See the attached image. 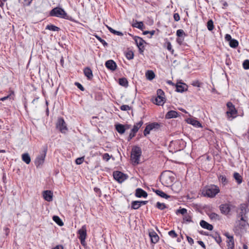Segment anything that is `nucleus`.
I'll use <instances>...</instances> for the list:
<instances>
[{
    "mask_svg": "<svg viewBox=\"0 0 249 249\" xmlns=\"http://www.w3.org/2000/svg\"><path fill=\"white\" fill-rule=\"evenodd\" d=\"M220 192L218 186L214 185L206 186L202 190V194L204 196L208 197H214Z\"/></svg>",
    "mask_w": 249,
    "mask_h": 249,
    "instance_id": "obj_1",
    "label": "nucleus"
},
{
    "mask_svg": "<svg viewBox=\"0 0 249 249\" xmlns=\"http://www.w3.org/2000/svg\"><path fill=\"white\" fill-rule=\"evenodd\" d=\"M160 179L163 185L169 187L174 182L175 178L170 171H165L161 174Z\"/></svg>",
    "mask_w": 249,
    "mask_h": 249,
    "instance_id": "obj_2",
    "label": "nucleus"
},
{
    "mask_svg": "<svg viewBox=\"0 0 249 249\" xmlns=\"http://www.w3.org/2000/svg\"><path fill=\"white\" fill-rule=\"evenodd\" d=\"M142 155V150L140 147L134 146L131 150V160L133 164L137 165L140 163V158Z\"/></svg>",
    "mask_w": 249,
    "mask_h": 249,
    "instance_id": "obj_3",
    "label": "nucleus"
},
{
    "mask_svg": "<svg viewBox=\"0 0 249 249\" xmlns=\"http://www.w3.org/2000/svg\"><path fill=\"white\" fill-rule=\"evenodd\" d=\"M50 16L64 19H69V16L65 10L61 7H56L50 12Z\"/></svg>",
    "mask_w": 249,
    "mask_h": 249,
    "instance_id": "obj_4",
    "label": "nucleus"
},
{
    "mask_svg": "<svg viewBox=\"0 0 249 249\" xmlns=\"http://www.w3.org/2000/svg\"><path fill=\"white\" fill-rule=\"evenodd\" d=\"M43 151L36 157L35 160V164L37 168L41 167L45 161L46 153L48 150L47 146H44Z\"/></svg>",
    "mask_w": 249,
    "mask_h": 249,
    "instance_id": "obj_5",
    "label": "nucleus"
},
{
    "mask_svg": "<svg viewBox=\"0 0 249 249\" xmlns=\"http://www.w3.org/2000/svg\"><path fill=\"white\" fill-rule=\"evenodd\" d=\"M227 107L228 110L226 112L227 118L229 120L231 121L236 117L237 111L235 109L234 106L230 102L227 103Z\"/></svg>",
    "mask_w": 249,
    "mask_h": 249,
    "instance_id": "obj_6",
    "label": "nucleus"
},
{
    "mask_svg": "<svg viewBox=\"0 0 249 249\" xmlns=\"http://www.w3.org/2000/svg\"><path fill=\"white\" fill-rule=\"evenodd\" d=\"M161 124L158 123H152L146 125L144 131L143 135L146 136L149 134L151 131H156L160 128Z\"/></svg>",
    "mask_w": 249,
    "mask_h": 249,
    "instance_id": "obj_7",
    "label": "nucleus"
},
{
    "mask_svg": "<svg viewBox=\"0 0 249 249\" xmlns=\"http://www.w3.org/2000/svg\"><path fill=\"white\" fill-rule=\"evenodd\" d=\"M79 239L80 240L81 244L83 246L86 245L85 239L87 236V229L86 225H83L82 228L78 230Z\"/></svg>",
    "mask_w": 249,
    "mask_h": 249,
    "instance_id": "obj_8",
    "label": "nucleus"
},
{
    "mask_svg": "<svg viewBox=\"0 0 249 249\" xmlns=\"http://www.w3.org/2000/svg\"><path fill=\"white\" fill-rule=\"evenodd\" d=\"M56 126L63 133H65L68 130L66 124L62 118H59L58 119Z\"/></svg>",
    "mask_w": 249,
    "mask_h": 249,
    "instance_id": "obj_9",
    "label": "nucleus"
},
{
    "mask_svg": "<svg viewBox=\"0 0 249 249\" xmlns=\"http://www.w3.org/2000/svg\"><path fill=\"white\" fill-rule=\"evenodd\" d=\"M114 178L118 182L122 183L127 178V176L120 171H115L113 173Z\"/></svg>",
    "mask_w": 249,
    "mask_h": 249,
    "instance_id": "obj_10",
    "label": "nucleus"
},
{
    "mask_svg": "<svg viewBox=\"0 0 249 249\" xmlns=\"http://www.w3.org/2000/svg\"><path fill=\"white\" fill-rule=\"evenodd\" d=\"M166 101L164 94H158V96L152 99L153 103L158 106H162Z\"/></svg>",
    "mask_w": 249,
    "mask_h": 249,
    "instance_id": "obj_11",
    "label": "nucleus"
},
{
    "mask_svg": "<svg viewBox=\"0 0 249 249\" xmlns=\"http://www.w3.org/2000/svg\"><path fill=\"white\" fill-rule=\"evenodd\" d=\"M106 67L109 70L114 71L117 68V65L113 60H108L105 63Z\"/></svg>",
    "mask_w": 249,
    "mask_h": 249,
    "instance_id": "obj_12",
    "label": "nucleus"
},
{
    "mask_svg": "<svg viewBox=\"0 0 249 249\" xmlns=\"http://www.w3.org/2000/svg\"><path fill=\"white\" fill-rule=\"evenodd\" d=\"M188 86L183 83H178L176 86V91L179 92H182L187 90Z\"/></svg>",
    "mask_w": 249,
    "mask_h": 249,
    "instance_id": "obj_13",
    "label": "nucleus"
},
{
    "mask_svg": "<svg viewBox=\"0 0 249 249\" xmlns=\"http://www.w3.org/2000/svg\"><path fill=\"white\" fill-rule=\"evenodd\" d=\"M220 209L222 213L228 214L231 211V206L229 204H222L220 206Z\"/></svg>",
    "mask_w": 249,
    "mask_h": 249,
    "instance_id": "obj_14",
    "label": "nucleus"
},
{
    "mask_svg": "<svg viewBox=\"0 0 249 249\" xmlns=\"http://www.w3.org/2000/svg\"><path fill=\"white\" fill-rule=\"evenodd\" d=\"M149 235L152 243L156 244L159 241V237L155 231H150L149 232Z\"/></svg>",
    "mask_w": 249,
    "mask_h": 249,
    "instance_id": "obj_15",
    "label": "nucleus"
},
{
    "mask_svg": "<svg viewBox=\"0 0 249 249\" xmlns=\"http://www.w3.org/2000/svg\"><path fill=\"white\" fill-rule=\"evenodd\" d=\"M44 199L48 201H52L53 200V193L50 190L44 191L43 193Z\"/></svg>",
    "mask_w": 249,
    "mask_h": 249,
    "instance_id": "obj_16",
    "label": "nucleus"
},
{
    "mask_svg": "<svg viewBox=\"0 0 249 249\" xmlns=\"http://www.w3.org/2000/svg\"><path fill=\"white\" fill-rule=\"evenodd\" d=\"M135 41L139 50L143 52L144 48L143 43H145V41L141 37L138 36L135 37Z\"/></svg>",
    "mask_w": 249,
    "mask_h": 249,
    "instance_id": "obj_17",
    "label": "nucleus"
},
{
    "mask_svg": "<svg viewBox=\"0 0 249 249\" xmlns=\"http://www.w3.org/2000/svg\"><path fill=\"white\" fill-rule=\"evenodd\" d=\"M84 73L85 76L87 77L88 80H91L92 79L93 75L92 70L89 67L85 68L84 70Z\"/></svg>",
    "mask_w": 249,
    "mask_h": 249,
    "instance_id": "obj_18",
    "label": "nucleus"
},
{
    "mask_svg": "<svg viewBox=\"0 0 249 249\" xmlns=\"http://www.w3.org/2000/svg\"><path fill=\"white\" fill-rule=\"evenodd\" d=\"M135 196L137 197L146 198L147 196V194L142 189L137 188L136 190Z\"/></svg>",
    "mask_w": 249,
    "mask_h": 249,
    "instance_id": "obj_19",
    "label": "nucleus"
},
{
    "mask_svg": "<svg viewBox=\"0 0 249 249\" xmlns=\"http://www.w3.org/2000/svg\"><path fill=\"white\" fill-rule=\"evenodd\" d=\"M172 190L175 193H178L181 189V185L180 182L176 181L170 186Z\"/></svg>",
    "mask_w": 249,
    "mask_h": 249,
    "instance_id": "obj_20",
    "label": "nucleus"
},
{
    "mask_svg": "<svg viewBox=\"0 0 249 249\" xmlns=\"http://www.w3.org/2000/svg\"><path fill=\"white\" fill-rule=\"evenodd\" d=\"M186 122L188 124H191L193 126L196 127H202L201 124L200 123V122L193 118H188L186 120Z\"/></svg>",
    "mask_w": 249,
    "mask_h": 249,
    "instance_id": "obj_21",
    "label": "nucleus"
},
{
    "mask_svg": "<svg viewBox=\"0 0 249 249\" xmlns=\"http://www.w3.org/2000/svg\"><path fill=\"white\" fill-rule=\"evenodd\" d=\"M200 225L201 227L204 229L212 231L213 229V226L212 225L209 224L204 220H201L200 222Z\"/></svg>",
    "mask_w": 249,
    "mask_h": 249,
    "instance_id": "obj_22",
    "label": "nucleus"
},
{
    "mask_svg": "<svg viewBox=\"0 0 249 249\" xmlns=\"http://www.w3.org/2000/svg\"><path fill=\"white\" fill-rule=\"evenodd\" d=\"M178 116V113L174 110H170L168 111L165 115V118L171 119L177 118Z\"/></svg>",
    "mask_w": 249,
    "mask_h": 249,
    "instance_id": "obj_23",
    "label": "nucleus"
},
{
    "mask_svg": "<svg viewBox=\"0 0 249 249\" xmlns=\"http://www.w3.org/2000/svg\"><path fill=\"white\" fill-rule=\"evenodd\" d=\"M143 124L142 121H140L138 123H136L132 129L131 130V131L132 133H134L136 134L138 131L139 130V128L142 126V125Z\"/></svg>",
    "mask_w": 249,
    "mask_h": 249,
    "instance_id": "obj_24",
    "label": "nucleus"
},
{
    "mask_svg": "<svg viewBox=\"0 0 249 249\" xmlns=\"http://www.w3.org/2000/svg\"><path fill=\"white\" fill-rule=\"evenodd\" d=\"M22 160L25 162L26 164H28L31 162V158L28 153H24L21 156Z\"/></svg>",
    "mask_w": 249,
    "mask_h": 249,
    "instance_id": "obj_25",
    "label": "nucleus"
},
{
    "mask_svg": "<svg viewBox=\"0 0 249 249\" xmlns=\"http://www.w3.org/2000/svg\"><path fill=\"white\" fill-rule=\"evenodd\" d=\"M115 128L120 134H123L125 132V126L123 124H117L115 125Z\"/></svg>",
    "mask_w": 249,
    "mask_h": 249,
    "instance_id": "obj_26",
    "label": "nucleus"
},
{
    "mask_svg": "<svg viewBox=\"0 0 249 249\" xmlns=\"http://www.w3.org/2000/svg\"><path fill=\"white\" fill-rule=\"evenodd\" d=\"M145 76L147 79L152 80L154 78L155 75L152 71L148 70L145 73Z\"/></svg>",
    "mask_w": 249,
    "mask_h": 249,
    "instance_id": "obj_27",
    "label": "nucleus"
},
{
    "mask_svg": "<svg viewBox=\"0 0 249 249\" xmlns=\"http://www.w3.org/2000/svg\"><path fill=\"white\" fill-rule=\"evenodd\" d=\"M155 192L157 195L160 196L161 197L165 198L166 199H167L170 197L169 196L167 195L161 190H157L155 191Z\"/></svg>",
    "mask_w": 249,
    "mask_h": 249,
    "instance_id": "obj_28",
    "label": "nucleus"
},
{
    "mask_svg": "<svg viewBox=\"0 0 249 249\" xmlns=\"http://www.w3.org/2000/svg\"><path fill=\"white\" fill-rule=\"evenodd\" d=\"M231 239L227 241L228 249H233L234 246V240L233 237H230Z\"/></svg>",
    "mask_w": 249,
    "mask_h": 249,
    "instance_id": "obj_29",
    "label": "nucleus"
},
{
    "mask_svg": "<svg viewBox=\"0 0 249 249\" xmlns=\"http://www.w3.org/2000/svg\"><path fill=\"white\" fill-rule=\"evenodd\" d=\"M46 29L52 31H59L60 30L59 27L53 24L48 25L46 27Z\"/></svg>",
    "mask_w": 249,
    "mask_h": 249,
    "instance_id": "obj_30",
    "label": "nucleus"
},
{
    "mask_svg": "<svg viewBox=\"0 0 249 249\" xmlns=\"http://www.w3.org/2000/svg\"><path fill=\"white\" fill-rule=\"evenodd\" d=\"M233 177L238 184H241L242 183V178L239 173L236 172L234 173L233 174Z\"/></svg>",
    "mask_w": 249,
    "mask_h": 249,
    "instance_id": "obj_31",
    "label": "nucleus"
},
{
    "mask_svg": "<svg viewBox=\"0 0 249 249\" xmlns=\"http://www.w3.org/2000/svg\"><path fill=\"white\" fill-rule=\"evenodd\" d=\"M238 41L235 39H232L229 42V45L231 48H236L238 46Z\"/></svg>",
    "mask_w": 249,
    "mask_h": 249,
    "instance_id": "obj_32",
    "label": "nucleus"
},
{
    "mask_svg": "<svg viewBox=\"0 0 249 249\" xmlns=\"http://www.w3.org/2000/svg\"><path fill=\"white\" fill-rule=\"evenodd\" d=\"M209 217L212 219L213 220H220V216L214 213H212L209 214Z\"/></svg>",
    "mask_w": 249,
    "mask_h": 249,
    "instance_id": "obj_33",
    "label": "nucleus"
},
{
    "mask_svg": "<svg viewBox=\"0 0 249 249\" xmlns=\"http://www.w3.org/2000/svg\"><path fill=\"white\" fill-rule=\"evenodd\" d=\"M53 220L59 226H62L63 225V222L61 220V219L56 215H54L53 217Z\"/></svg>",
    "mask_w": 249,
    "mask_h": 249,
    "instance_id": "obj_34",
    "label": "nucleus"
},
{
    "mask_svg": "<svg viewBox=\"0 0 249 249\" xmlns=\"http://www.w3.org/2000/svg\"><path fill=\"white\" fill-rule=\"evenodd\" d=\"M141 207L139 201H133L131 202V208L134 210L138 209Z\"/></svg>",
    "mask_w": 249,
    "mask_h": 249,
    "instance_id": "obj_35",
    "label": "nucleus"
},
{
    "mask_svg": "<svg viewBox=\"0 0 249 249\" xmlns=\"http://www.w3.org/2000/svg\"><path fill=\"white\" fill-rule=\"evenodd\" d=\"M132 26L140 30H142L143 27V23L142 21H136L135 23L132 24Z\"/></svg>",
    "mask_w": 249,
    "mask_h": 249,
    "instance_id": "obj_36",
    "label": "nucleus"
},
{
    "mask_svg": "<svg viewBox=\"0 0 249 249\" xmlns=\"http://www.w3.org/2000/svg\"><path fill=\"white\" fill-rule=\"evenodd\" d=\"M192 85L194 87L201 88V87H202L203 84V83L200 82L198 80H195L192 81Z\"/></svg>",
    "mask_w": 249,
    "mask_h": 249,
    "instance_id": "obj_37",
    "label": "nucleus"
},
{
    "mask_svg": "<svg viewBox=\"0 0 249 249\" xmlns=\"http://www.w3.org/2000/svg\"><path fill=\"white\" fill-rule=\"evenodd\" d=\"M177 36L178 37H184L186 36L184 31L182 29H179L177 31Z\"/></svg>",
    "mask_w": 249,
    "mask_h": 249,
    "instance_id": "obj_38",
    "label": "nucleus"
},
{
    "mask_svg": "<svg viewBox=\"0 0 249 249\" xmlns=\"http://www.w3.org/2000/svg\"><path fill=\"white\" fill-rule=\"evenodd\" d=\"M207 28L209 31H212L214 28L213 23L212 19L207 22Z\"/></svg>",
    "mask_w": 249,
    "mask_h": 249,
    "instance_id": "obj_39",
    "label": "nucleus"
},
{
    "mask_svg": "<svg viewBox=\"0 0 249 249\" xmlns=\"http://www.w3.org/2000/svg\"><path fill=\"white\" fill-rule=\"evenodd\" d=\"M119 83L120 85L124 87L126 86L128 83L126 79L124 78H122L119 79Z\"/></svg>",
    "mask_w": 249,
    "mask_h": 249,
    "instance_id": "obj_40",
    "label": "nucleus"
},
{
    "mask_svg": "<svg viewBox=\"0 0 249 249\" xmlns=\"http://www.w3.org/2000/svg\"><path fill=\"white\" fill-rule=\"evenodd\" d=\"M156 207L160 210H163L166 208V206L164 203H161L160 202H158L156 204Z\"/></svg>",
    "mask_w": 249,
    "mask_h": 249,
    "instance_id": "obj_41",
    "label": "nucleus"
},
{
    "mask_svg": "<svg viewBox=\"0 0 249 249\" xmlns=\"http://www.w3.org/2000/svg\"><path fill=\"white\" fill-rule=\"evenodd\" d=\"M241 220L245 221L244 217H243V214H245L247 212H246V210L245 209V207L244 206V205H241Z\"/></svg>",
    "mask_w": 249,
    "mask_h": 249,
    "instance_id": "obj_42",
    "label": "nucleus"
},
{
    "mask_svg": "<svg viewBox=\"0 0 249 249\" xmlns=\"http://www.w3.org/2000/svg\"><path fill=\"white\" fill-rule=\"evenodd\" d=\"M219 179L220 182L224 185H225L228 183V180L225 176H220Z\"/></svg>",
    "mask_w": 249,
    "mask_h": 249,
    "instance_id": "obj_43",
    "label": "nucleus"
},
{
    "mask_svg": "<svg viewBox=\"0 0 249 249\" xmlns=\"http://www.w3.org/2000/svg\"><path fill=\"white\" fill-rule=\"evenodd\" d=\"M243 67L245 70L249 69V60L246 59L243 62Z\"/></svg>",
    "mask_w": 249,
    "mask_h": 249,
    "instance_id": "obj_44",
    "label": "nucleus"
},
{
    "mask_svg": "<svg viewBox=\"0 0 249 249\" xmlns=\"http://www.w3.org/2000/svg\"><path fill=\"white\" fill-rule=\"evenodd\" d=\"M126 57L128 60L132 59L134 57V53L132 51H129L126 53Z\"/></svg>",
    "mask_w": 249,
    "mask_h": 249,
    "instance_id": "obj_45",
    "label": "nucleus"
},
{
    "mask_svg": "<svg viewBox=\"0 0 249 249\" xmlns=\"http://www.w3.org/2000/svg\"><path fill=\"white\" fill-rule=\"evenodd\" d=\"M183 220L187 222H192V216L190 214H186L184 216Z\"/></svg>",
    "mask_w": 249,
    "mask_h": 249,
    "instance_id": "obj_46",
    "label": "nucleus"
},
{
    "mask_svg": "<svg viewBox=\"0 0 249 249\" xmlns=\"http://www.w3.org/2000/svg\"><path fill=\"white\" fill-rule=\"evenodd\" d=\"M84 160V158L83 157H80V158H78L75 160V163L77 165H80L83 162Z\"/></svg>",
    "mask_w": 249,
    "mask_h": 249,
    "instance_id": "obj_47",
    "label": "nucleus"
},
{
    "mask_svg": "<svg viewBox=\"0 0 249 249\" xmlns=\"http://www.w3.org/2000/svg\"><path fill=\"white\" fill-rule=\"evenodd\" d=\"M95 37L101 43H102V44L104 46L107 45V43L106 42V41L105 40L102 39L100 36L96 35L95 36Z\"/></svg>",
    "mask_w": 249,
    "mask_h": 249,
    "instance_id": "obj_48",
    "label": "nucleus"
},
{
    "mask_svg": "<svg viewBox=\"0 0 249 249\" xmlns=\"http://www.w3.org/2000/svg\"><path fill=\"white\" fill-rule=\"evenodd\" d=\"M213 237L214 238L215 241L219 244L222 242L221 238L219 235H216L215 236H213Z\"/></svg>",
    "mask_w": 249,
    "mask_h": 249,
    "instance_id": "obj_49",
    "label": "nucleus"
},
{
    "mask_svg": "<svg viewBox=\"0 0 249 249\" xmlns=\"http://www.w3.org/2000/svg\"><path fill=\"white\" fill-rule=\"evenodd\" d=\"M168 234L172 238H176L177 236V234L175 232V231L172 230L168 232Z\"/></svg>",
    "mask_w": 249,
    "mask_h": 249,
    "instance_id": "obj_50",
    "label": "nucleus"
},
{
    "mask_svg": "<svg viewBox=\"0 0 249 249\" xmlns=\"http://www.w3.org/2000/svg\"><path fill=\"white\" fill-rule=\"evenodd\" d=\"M103 159L104 160H106V161H107L110 159V156L108 153H105L103 155Z\"/></svg>",
    "mask_w": 249,
    "mask_h": 249,
    "instance_id": "obj_51",
    "label": "nucleus"
},
{
    "mask_svg": "<svg viewBox=\"0 0 249 249\" xmlns=\"http://www.w3.org/2000/svg\"><path fill=\"white\" fill-rule=\"evenodd\" d=\"M177 213H181L183 215V214H185L186 213H187V210L185 208L178 209L177 211Z\"/></svg>",
    "mask_w": 249,
    "mask_h": 249,
    "instance_id": "obj_52",
    "label": "nucleus"
},
{
    "mask_svg": "<svg viewBox=\"0 0 249 249\" xmlns=\"http://www.w3.org/2000/svg\"><path fill=\"white\" fill-rule=\"evenodd\" d=\"M75 85L77 87L78 89H79L81 91H83L84 90V88L83 86L78 82H75Z\"/></svg>",
    "mask_w": 249,
    "mask_h": 249,
    "instance_id": "obj_53",
    "label": "nucleus"
},
{
    "mask_svg": "<svg viewBox=\"0 0 249 249\" xmlns=\"http://www.w3.org/2000/svg\"><path fill=\"white\" fill-rule=\"evenodd\" d=\"M122 110L126 111L130 109V107L128 105H123L121 107Z\"/></svg>",
    "mask_w": 249,
    "mask_h": 249,
    "instance_id": "obj_54",
    "label": "nucleus"
},
{
    "mask_svg": "<svg viewBox=\"0 0 249 249\" xmlns=\"http://www.w3.org/2000/svg\"><path fill=\"white\" fill-rule=\"evenodd\" d=\"M174 19L176 21H178L180 20V16L178 13H175L174 14Z\"/></svg>",
    "mask_w": 249,
    "mask_h": 249,
    "instance_id": "obj_55",
    "label": "nucleus"
},
{
    "mask_svg": "<svg viewBox=\"0 0 249 249\" xmlns=\"http://www.w3.org/2000/svg\"><path fill=\"white\" fill-rule=\"evenodd\" d=\"M184 40V37H178L177 39V42L179 45H181Z\"/></svg>",
    "mask_w": 249,
    "mask_h": 249,
    "instance_id": "obj_56",
    "label": "nucleus"
},
{
    "mask_svg": "<svg viewBox=\"0 0 249 249\" xmlns=\"http://www.w3.org/2000/svg\"><path fill=\"white\" fill-rule=\"evenodd\" d=\"M225 39L226 41L230 42L231 39V36L229 34H226L225 36Z\"/></svg>",
    "mask_w": 249,
    "mask_h": 249,
    "instance_id": "obj_57",
    "label": "nucleus"
},
{
    "mask_svg": "<svg viewBox=\"0 0 249 249\" xmlns=\"http://www.w3.org/2000/svg\"><path fill=\"white\" fill-rule=\"evenodd\" d=\"M187 239L188 242L189 243V244L191 245H192L194 244V240L191 237H190L188 236H187Z\"/></svg>",
    "mask_w": 249,
    "mask_h": 249,
    "instance_id": "obj_58",
    "label": "nucleus"
},
{
    "mask_svg": "<svg viewBox=\"0 0 249 249\" xmlns=\"http://www.w3.org/2000/svg\"><path fill=\"white\" fill-rule=\"evenodd\" d=\"M167 49L168 50H169L170 51L173 52V50L172 49V45L170 42L167 43Z\"/></svg>",
    "mask_w": 249,
    "mask_h": 249,
    "instance_id": "obj_59",
    "label": "nucleus"
},
{
    "mask_svg": "<svg viewBox=\"0 0 249 249\" xmlns=\"http://www.w3.org/2000/svg\"><path fill=\"white\" fill-rule=\"evenodd\" d=\"M135 134H136L132 133L131 131V132L130 133L129 136L128 137V141H130V140H131L132 139V138H133L135 136Z\"/></svg>",
    "mask_w": 249,
    "mask_h": 249,
    "instance_id": "obj_60",
    "label": "nucleus"
},
{
    "mask_svg": "<svg viewBox=\"0 0 249 249\" xmlns=\"http://www.w3.org/2000/svg\"><path fill=\"white\" fill-rule=\"evenodd\" d=\"M198 244L200 245L203 249H206V246L202 241H197Z\"/></svg>",
    "mask_w": 249,
    "mask_h": 249,
    "instance_id": "obj_61",
    "label": "nucleus"
},
{
    "mask_svg": "<svg viewBox=\"0 0 249 249\" xmlns=\"http://www.w3.org/2000/svg\"><path fill=\"white\" fill-rule=\"evenodd\" d=\"M107 28L108 29V30L112 34H114L115 33V31L116 30H114L113 29H112L111 27H109V26H107Z\"/></svg>",
    "mask_w": 249,
    "mask_h": 249,
    "instance_id": "obj_62",
    "label": "nucleus"
},
{
    "mask_svg": "<svg viewBox=\"0 0 249 249\" xmlns=\"http://www.w3.org/2000/svg\"><path fill=\"white\" fill-rule=\"evenodd\" d=\"M10 95H11V94H10L9 95L7 96L1 98L0 99V100L4 101H5L6 100H7L8 99H9L10 100Z\"/></svg>",
    "mask_w": 249,
    "mask_h": 249,
    "instance_id": "obj_63",
    "label": "nucleus"
},
{
    "mask_svg": "<svg viewBox=\"0 0 249 249\" xmlns=\"http://www.w3.org/2000/svg\"><path fill=\"white\" fill-rule=\"evenodd\" d=\"M53 249H63V247L61 245H58Z\"/></svg>",
    "mask_w": 249,
    "mask_h": 249,
    "instance_id": "obj_64",
    "label": "nucleus"
}]
</instances>
